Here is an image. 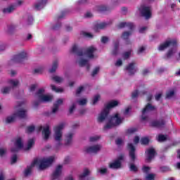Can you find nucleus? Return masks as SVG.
<instances>
[{
	"instance_id": "nucleus-1",
	"label": "nucleus",
	"mask_w": 180,
	"mask_h": 180,
	"mask_svg": "<svg viewBox=\"0 0 180 180\" xmlns=\"http://www.w3.org/2000/svg\"><path fill=\"white\" fill-rule=\"evenodd\" d=\"M54 162V156H50L46 159H43L41 160H34L30 167H28L24 172L25 176H29L32 174V169L37 164H39V169H46L49 168Z\"/></svg>"
},
{
	"instance_id": "nucleus-2",
	"label": "nucleus",
	"mask_w": 180,
	"mask_h": 180,
	"mask_svg": "<svg viewBox=\"0 0 180 180\" xmlns=\"http://www.w3.org/2000/svg\"><path fill=\"white\" fill-rule=\"evenodd\" d=\"M96 51V48L94 46H90L85 50L84 47H79L77 45H74L72 47L71 53L76 54L79 57H82L84 54L87 56L89 58H94V53Z\"/></svg>"
},
{
	"instance_id": "nucleus-3",
	"label": "nucleus",
	"mask_w": 180,
	"mask_h": 180,
	"mask_svg": "<svg viewBox=\"0 0 180 180\" xmlns=\"http://www.w3.org/2000/svg\"><path fill=\"white\" fill-rule=\"evenodd\" d=\"M117 105H119V101H112L108 103L98 117L97 120L98 123H103V122H105V120L108 119V116H109V109H112V108H116Z\"/></svg>"
},
{
	"instance_id": "nucleus-4",
	"label": "nucleus",
	"mask_w": 180,
	"mask_h": 180,
	"mask_svg": "<svg viewBox=\"0 0 180 180\" xmlns=\"http://www.w3.org/2000/svg\"><path fill=\"white\" fill-rule=\"evenodd\" d=\"M64 123H61L60 124L55 127L53 128L54 130V139L56 141H58L56 144V148H58L60 146H61V138L63 137V132H61V130L64 129Z\"/></svg>"
},
{
	"instance_id": "nucleus-5",
	"label": "nucleus",
	"mask_w": 180,
	"mask_h": 180,
	"mask_svg": "<svg viewBox=\"0 0 180 180\" xmlns=\"http://www.w3.org/2000/svg\"><path fill=\"white\" fill-rule=\"evenodd\" d=\"M25 60H27V53L22 51L17 55H14L13 58L9 61V64H22Z\"/></svg>"
},
{
	"instance_id": "nucleus-6",
	"label": "nucleus",
	"mask_w": 180,
	"mask_h": 180,
	"mask_svg": "<svg viewBox=\"0 0 180 180\" xmlns=\"http://www.w3.org/2000/svg\"><path fill=\"white\" fill-rule=\"evenodd\" d=\"M155 110V106L152 105L151 103H147L145 108L142 110V115L141 116V120L144 122V120H148V116L144 115L146 113H148L150 112H154Z\"/></svg>"
},
{
	"instance_id": "nucleus-7",
	"label": "nucleus",
	"mask_w": 180,
	"mask_h": 180,
	"mask_svg": "<svg viewBox=\"0 0 180 180\" xmlns=\"http://www.w3.org/2000/svg\"><path fill=\"white\" fill-rule=\"evenodd\" d=\"M127 150L129 151V158L131 162H134L137 159V156H136V147L133 143H128L127 146Z\"/></svg>"
},
{
	"instance_id": "nucleus-8",
	"label": "nucleus",
	"mask_w": 180,
	"mask_h": 180,
	"mask_svg": "<svg viewBox=\"0 0 180 180\" xmlns=\"http://www.w3.org/2000/svg\"><path fill=\"white\" fill-rule=\"evenodd\" d=\"M123 158V155H120L114 162L109 164V168H110V169H119V168H121Z\"/></svg>"
},
{
	"instance_id": "nucleus-9",
	"label": "nucleus",
	"mask_w": 180,
	"mask_h": 180,
	"mask_svg": "<svg viewBox=\"0 0 180 180\" xmlns=\"http://www.w3.org/2000/svg\"><path fill=\"white\" fill-rule=\"evenodd\" d=\"M139 11L141 16H143L146 19H150L151 18V8L149 6H141Z\"/></svg>"
},
{
	"instance_id": "nucleus-10",
	"label": "nucleus",
	"mask_w": 180,
	"mask_h": 180,
	"mask_svg": "<svg viewBox=\"0 0 180 180\" xmlns=\"http://www.w3.org/2000/svg\"><path fill=\"white\" fill-rule=\"evenodd\" d=\"M169 46H172V47H176V40L172 39V40H167L163 44H161L159 47L158 50L160 51H162L165 50V49H168Z\"/></svg>"
},
{
	"instance_id": "nucleus-11",
	"label": "nucleus",
	"mask_w": 180,
	"mask_h": 180,
	"mask_svg": "<svg viewBox=\"0 0 180 180\" xmlns=\"http://www.w3.org/2000/svg\"><path fill=\"white\" fill-rule=\"evenodd\" d=\"M101 148L102 146L97 144L92 146L86 147L84 148V151L85 153H87V154H96L98 153V151H101Z\"/></svg>"
},
{
	"instance_id": "nucleus-12",
	"label": "nucleus",
	"mask_w": 180,
	"mask_h": 180,
	"mask_svg": "<svg viewBox=\"0 0 180 180\" xmlns=\"http://www.w3.org/2000/svg\"><path fill=\"white\" fill-rule=\"evenodd\" d=\"M165 126V120L164 119L155 120L150 122V127H155V129H162Z\"/></svg>"
},
{
	"instance_id": "nucleus-13",
	"label": "nucleus",
	"mask_w": 180,
	"mask_h": 180,
	"mask_svg": "<svg viewBox=\"0 0 180 180\" xmlns=\"http://www.w3.org/2000/svg\"><path fill=\"white\" fill-rule=\"evenodd\" d=\"M62 172H63V165H58L51 175V180H60V176H61Z\"/></svg>"
},
{
	"instance_id": "nucleus-14",
	"label": "nucleus",
	"mask_w": 180,
	"mask_h": 180,
	"mask_svg": "<svg viewBox=\"0 0 180 180\" xmlns=\"http://www.w3.org/2000/svg\"><path fill=\"white\" fill-rule=\"evenodd\" d=\"M125 70L128 71L129 75H134L137 72V69H136V63L132 62L129 63L128 65L125 67Z\"/></svg>"
},
{
	"instance_id": "nucleus-15",
	"label": "nucleus",
	"mask_w": 180,
	"mask_h": 180,
	"mask_svg": "<svg viewBox=\"0 0 180 180\" xmlns=\"http://www.w3.org/2000/svg\"><path fill=\"white\" fill-rule=\"evenodd\" d=\"M145 153L148 155L146 158L147 162H151V160L155 157V154H157V152H155V149H154L153 148H148Z\"/></svg>"
},
{
	"instance_id": "nucleus-16",
	"label": "nucleus",
	"mask_w": 180,
	"mask_h": 180,
	"mask_svg": "<svg viewBox=\"0 0 180 180\" xmlns=\"http://www.w3.org/2000/svg\"><path fill=\"white\" fill-rule=\"evenodd\" d=\"M110 120L112 121L115 126H119V124H122L123 122V118L119 116V113L114 115V116L111 117Z\"/></svg>"
},
{
	"instance_id": "nucleus-17",
	"label": "nucleus",
	"mask_w": 180,
	"mask_h": 180,
	"mask_svg": "<svg viewBox=\"0 0 180 180\" xmlns=\"http://www.w3.org/2000/svg\"><path fill=\"white\" fill-rule=\"evenodd\" d=\"M47 4V0H37V3L34 5L36 11H40L43 9L46 4Z\"/></svg>"
},
{
	"instance_id": "nucleus-18",
	"label": "nucleus",
	"mask_w": 180,
	"mask_h": 180,
	"mask_svg": "<svg viewBox=\"0 0 180 180\" xmlns=\"http://www.w3.org/2000/svg\"><path fill=\"white\" fill-rule=\"evenodd\" d=\"M118 27L119 29H123V27H128L129 30H133V29H134V25H133L132 22H122L118 25Z\"/></svg>"
},
{
	"instance_id": "nucleus-19",
	"label": "nucleus",
	"mask_w": 180,
	"mask_h": 180,
	"mask_svg": "<svg viewBox=\"0 0 180 180\" xmlns=\"http://www.w3.org/2000/svg\"><path fill=\"white\" fill-rule=\"evenodd\" d=\"M42 134L44 135V139L49 140L50 137V134H51V132L50 131V126L46 125L45 128H44L42 131Z\"/></svg>"
},
{
	"instance_id": "nucleus-20",
	"label": "nucleus",
	"mask_w": 180,
	"mask_h": 180,
	"mask_svg": "<svg viewBox=\"0 0 180 180\" xmlns=\"http://www.w3.org/2000/svg\"><path fill=\"white\" fill-rule=\"evenodd\" d=\"M64 99L59 98L57 100L56 103L53 104V108H52V113H56L58 110V107L60 105H63Z\"/></svg>"
},
{
	"instance_id": "nucleus-21",
	"label": "nucleus",
	"mask_w": 180,
	"mask_h": 180,
	"mask_svg": "<svg viewBox=\"0 0 180 180\" xmlns=\"http://www.w3.org/2000/svg\"><path fill=\"white\" fill-rule=\"evenodd\" d=\"M109 24L106 22L97 23V24H95L94 29L96 32H98V30H101L102 29H105V27H106Z\"/></svg>"
},
{
	"instance_id": "nucleus-22",
	"label": "nucleus",
	"mask_w": 180,
	"mask_h": 180,
	"mask_svg": "<svg viewBox=\"0 0 180 180\" xmlns=\"http://www.w3.org/2000/svg\"><path fill=\"white\" fill-rule=\"evenodd\" d=\"M14 116L20 119H25L26 117V110H19L17 112L14 113Z\"/></svg>"
},
{
	"instance_id": "nucleus-23",
	"label": "nucleus",
	"mask_w": 180,
	"mask_h": 180,
	"mask_svg": "<svg viewBox=\"0 0 180 180\" xmlns=\"http://www.w3.org/2000/svg\"><path fill=\"white\" fill-rule=\"evenodd\" d=\"M176 53L175 49L173 48L168 50V51L166 53L165 56H164L165 60H169L174 56Z\"/></svg>"
},
{
	"instance_id": "nucleus-24",
	"label": "nucleus",
	"mask_w": 180,
	"mask_h": 180,
	"mask_svg": "<svg viewBox=\"0 0 180 180\" xmlns=\"http://www.w3.org/2000/svg\"><path fill=\"white\" fill-rule=\"evenodd\" d=\"M96 9L97 12H108V11H110V8L105 5L96 6Z\"/></svg>"
},
{
	"instance_id": "nucleus-25",
	"label": "nucleus",
	"mask_w": 180,
	"mask_h": 180,
	"mask_svg": "<svg viewBox=\"0 0 180 180\" xmlns=\"http://www.w3.org/2000/svg\"><path fill=\"white\" fill-rule=\"evenodd\" d=\"M130 36H131V32L125 31L122 33V38L127 41V44H130V40H129Z\"/></svg>"
},
{
	"instance_id": "nucleus-26",
	"label": "nucleus",
	"mask_w": 180,
	"mask_h": 180,
	"mask_svg": "<svg viewBox=\"0 0 180 180\" xmlns=\"http://www.w3.org/2000/svg\"><path fill=\"white\" fill-rule=\"evenodd\" d=\"M72 136H74L73 133H69L66 136V139L65 141V146H70L71 143H72Z\"/></svg>"
},
{
	"instance_id": "nucleus-27",
	"label": "nucleus",
	"mask_w": 180,
	"mask_h": 180,
	"mask_svg": "<svg viewBox=\"0 0 180 180\" xmlns=\"http://www.w3.org/2000/svg\"><path fill=\"white\" fill-rule=\"evenodd\" d=\"M39 100L41 102H51L53 101V96L47 95L40 96Z\"/></svg>"
},
{
	"instance_id": "nucleus-28",
	"label": "nucleus",
	"mask_w": 180,
	"mask_h": 180,
	"mask_svg": "<svg viewBox=\"0 0 180 180\" xmlns=\"http://www.w3.org/2000/svg\"><path fill=\"white\" fill-rule=\"evenodd\" d=\"M111 54L112 56H117V54H119V41H118L114 43V49H112Z\"/></svg>"
},
{
	"instance_id": "nucleus-29",
	"label": "nucleus",
	"mask_w": 180,
	"mask_h": 180,
	"mask_svg": "<svg viewBox=\"0 0 180 180\" xmlns=\"http://www.w3.org/2000/svg\"><path fill=\"white\" fill-rule=\"evenodd\" d=\"M15 6H10L8 8H4L2 10L3 13H12L13 11H15Z\"/></svg>"
},
{
	"instance_id": "nucleus-30",
	"label": "nucleus",
	"mask_w": 180,
	"mask_h": 180,
	"mask_svg": "<svg viewBox=\"0 0 180 180\" xmlns=\"http://www.w3.org/2000/svg\"><path fill=\"white\" fill-rule=\"evenodd\" d=\"M89 174H91V172L89 171V169H84V172L82 174L79 175V179H84V178H85V176H88V175H89Z\"/></svg>"
},
{
	"instance_id": "nucleus-31",
	"label": "nucleus",
	"mask_w": 180,
	"mask_h": 180,
	"mask_svg": "<svg viewBox=\"0 0 180 180\" xmlns=\"http://www.w3.org/2000/svg\"><path fill=\"white\" fill-rule=\"evenodd\" d=\"M58 68V60H55L53 63L52 68L49 70V72H51V74L53 72H56V71H57V68Z\"/></svg>"
},
{
	"instance_id": "nucleus-32",
	"label": "nucleus",
	"mask_w": 180,
	"mask_h": 180,
	"mask_svg": "<svg viewBox=\"0 0 180 180\" xmlns=\"http://www.w3.org/2000/svg\"><path fill=\"white\" fill-rule=\"evenodd\" d=\"M116 127L115 124L113 123V121L110 119L108 123L106 124V125L104 126V130H108L109 129H112V127Z\"/></svg>"
},
{
	"instance_id": "nucleus-33",
	"label": "nucleus",
	"mask_w": 180,
	"mask_h": 180,
	"mask_svg": "<svg viewBox=\"0 0 180 180\" xmlns=\"http://www.w3.org/2000/svg\"><path fill=\"white\" fill-rule=\"evenodd\" d=\"M15 146L18 147V148H23V142H22V138H18L15 141Z\"/></svg>"
},
{
	"instance_id": "nucleus-34",
	"label": "nucleus",
	"mask_w": 180,
	"mask_h": 180,
	"mask_svg": "<svg viewBox=\"0 0 180 180\" xmlns=\"http://www.w3.org/2000/svg\"><path fill=\"white\" fill-rule=\"evenodd\" d=\"M11 87L5 86L1 89V94H3V95H7L8 94H9V92H11Z\"/></svg>"
},
{
	"instance_id": "nucleus-35",
	"label": "nucleus",
	"mask_w": 180,
	"mask_h": 180,
	"mask_svg": "<svg viewBox=\"0 0 180 180\" xmlns=\"http://www.w3.org/2000/svg\"><path fill=\"white\" fill-rule=\"evenodd\" d=\"M15 117L16 116L15 114H13V115L11 117H7L6 119V123H7V124H9V123H13V122H15Z\"/></svg>"
},
{
	"instance_id": "nucleus-36",
	"label": "nucleus",
	"mask_w": 180,
	"mask_h": 180,
	"mask_svg": "<svg viewBox=\"0 0 180 180\" xmlns=\"http://www.w3.org/2000/svg\"><path fill=\"white\" fill-rule=\"evenodd\" d=\"M129 170L131 172H137L139 171V167H137V166L134 163H131L129 164Z\"/></svg>"
},
{
	"instance_id": "nucleus-37",
	"label": "nucleus",
	"mask_w": 180,
	"mask_h": 180,
	"mask_svg": "<svg viewBox=\"0 0 180 180\" xmlns=\"http://www.w3.org/2000/svg\"><path fill=\"white\" fill-rule=\"evenodd\" d=\"M34 144V140L33 139H31L28 141L26 150H30L32 147H33V145Z\"/></svg>"
},
{
	"instance_id": "nucleus-38",
	"label": "nucleus",
	"mask_w": 180,
	"mask_h": 180,
	"mask_svg": "<svg viewBox=\"0 0 180 180\" xmlns=\"http://www.w3.org/2000/svg\"><path fill=\"white\" fill-rule=\"evenodd\" d=\"M141 143L143 146H147L150 143V139L147 137H143L141 139Z\"/></svg>"
},
{
	"instance_id": "nucleus-39",
	"label": "nucleus",
	"mask_w": 180,
	"mask_h": 180,
	"mask_svg": "<svg viewBox=\"0 0 180 180\" xmlns=\"http://www.w3.org/2000/svg\"><path fill=\"white\" fill-rule=\"evenodd\" d=\"M88 63H89L88 60L84 59V58L80 59L79 61V67H85V65Z\"/></svg>"
},
{
	"instance_id": "nucleus-40",
	"label": "nucleus",
	"mask_w": 180,
	"mask_h": 180,
	"mask_svg": "<svg viewBox=\"0 0 180 180\" xmlns=\"http://www.w3.org/2000/svg\"><path fill=\"white\" fill-rule=\"evenodd\" d=\"M52 79L55 81V82H57V84H60V82H63V81H64V79L59 76H54L53 77H52Z\"/></svg>"
},
{
	"instance_id": "nucleus-41",
	"label": "nucleus",
	"mask_w": 180,
	"mask_h": 180,
	"mask_svg": "<svg viewBox=\"0 0 180 180\" xmlns=\"http://www.w3.org/2000/svg\"><path fill=\"white\" fill-rule=\"evenodd\" d=\"M174 95H175V91L174 90L169 91L166 93V98L171 99Z\"/></svg>"
},
{
	"instance_id": "nucleus-42",
	"label": "nucleus",
	"mask_w": 180,
	"mask_h": 180,
	"mask_svg": "<svg viewBox=\"0 0 180 180\" xmlns=\"http://www.w3.org/2000/svg\"><path fill=\"white\" fill-rule=\"evenodd\" d=\"M44 89H39L37 93H36V95L37 96H38V99H40V96H43L44 94Z\"/></svg>"
},
{
	"instance_id": "nucleus-43",
	"label": "nucleus",
	"mask_w": 180,
	"mask_h": 180,
	"mask_svg": "<svg viewBox=\"0 0 180 180\" xmlns=\"http://www.w3.org/2000/svg\"><path fill=\"white\" fill-rule=\"evenodd\" d=\"M131 55V51H127L122 53V58L124 60H127L128 58H130V56Z\"/></svg>"
},
{
	"instance_id": "nucleus-44",
	"label": "nucleus",
	"mask_w": 180,
	"mask_h": 180,
	"mask_svg": "<svg viewBox=\"0 0 180 180\" xmlns=\"http://www.w3.org/2000/svg\"><path fill=\"white\" fill-rule=\"evenodd\" d=\"M136 131H137V128L133 127L127 129L126 133L127 134H133L134 133H136Z\"/></svg>"
},
{
	"instance_id": "nucleus-45",
	"label": "nucleus",
	"mask_w": 180,
	"mask_h": 180,
	"mask_svg": "<svg viewBox=\"0 0 180 180\" xmlns=\"http://www.w3.org/2000/svg\"><path fill=\"white\" fill-rule=\"evenodd\" d=\"M36 127L34 125L29 126L26 128V133H33Z\"/></svg>"
},
{
	"instance_id": "nucleus-46",
	"label": "nucleus",
	"mask_w": 180,
	"mask_h": 180,
	"mask_svg": "<svg viewBox=\"0 0 180 180\" xmlns=\"http://www.w3.org/2000/svg\"><path fill=\"white\" fill-rule=\"evenodd\" d=\"M8 84H10V85H12L13 86H18V85H19V81L11 79L8 81Z\"/></svg>"
},
{
	"instance_id": "nucleus-47",
	"label": "nucleus",
	"mask_w": 180,
	"mask_h": 180,
	"mask_svg": "<svg viewBox=\"0 0 180 180\" xmlns=\"http://www.w3.org/2000/svg\"><path fill=\"white\" fill-rule=\"evenodd\" d=\"M146 180H154L155 179V175L154 174H148L146 176Z\"/></svg>"
},
{
	"instance_id": "nucleus-48",
	"label": "nucleus",
	"mask_w": 180,
	"mask_h": 180,
	"mask_svg": "<svg viewBox=\"0 0 180 180\" xmlns=\"http://www.w3.org/2000/svg\"><path fill=\"white\" fill-rule=\"evenodd\" d=\"M160 172H168V171H171V169H169L167 166H162L160 167Z\"/></svg>"
},
{
	"instance_id": "nucleus-49",
	"label": "nucleus",
	"mask_w": 180,
	"mask_h": 180,
	"mask_svg": "<svg viewBox=\"0 0 180 180\" xmlns=\"http://www.w3.org/2000/svg\"><path fill=\"white\" fill-rule=\"evenodd\" d=\"M150 169H151V168L148 166H143L142 167V171L143 174H148V172H150Z\"/></svg>"
},
{
	"instance_id": "nucleus-50",
	"label": "nucleus",
	"mask_w": 180,
	"mask_h": 180,
	"mask_svg": "<svg viewBox=\"0 0 180 180\" xmlns=\"http://www.w3.org/2000/svg\"><path fill=\"white\" fill-rule=\"evenodd\" d=\"M51 88L52 91H54L55 92H63V89H58L54 84L51 85Z\"/></svg>"
},
{
	"instance_id": "nucleus-51",
	"label": "nucleus",
	"mask_w": 180,
	"mask_h": 180,
	"mask_svg": "<svg viewBox=\"0 0 180 180\" xmlns=\"http://www.w3.org/2000/svg\"><path fill=\"white\" fill-rule=\"evenodd\" d=\"M61 27V22H58L52 27V30H59Z\"/></svg>"
},
{
	"instance_id": "nucleus-52",
	"label": "nucleus",
	"mask_w": 180,
	"mask_h": 180,
	"mask_svg": "<svg viewBox=\"0 0 180 180\" xmlns=\"http://www.w3.org/2000/svg\"><path fill=\"white\" fill-rule=\"evenodd\" d=\"M158 140V141H165V140H167V136L165 135L159 134Z\"/></svg>"
},
{
	"instance_id": "nucleus-53",
	"label": "nucleus",
	"mask_w": 180,
	"mask_h": 180,
	"mask_svg": "<svg viewBox=\"0 0 180 180\" xmlns=\"http://www.w3.org/2000/svg\"><path fill=\"white\" fill-rule=\"evenodd\" d=\"M99 139H101V137L98 136H91L89 139V141H91V143H94L95 141H98V140H99Z\"/></svg>"
},
{
	"instance_id": "nucleus-54",
	"label": "nucleus",
	"mask_w": 180,
	"mask_h": 180,
	"mask_svg": "<svg viewBox=\"0 0 180 180\" xmlns=\"http://www.w3.org/2000/svg\"><path fill=\"white\" fill-rule=\"evenodd\" d=\"M108 41H109V37H101V43H103V44H106V43H108Z\"/></svg>"
},
{
	"instance_id": "nucleus-55",
	"label": "nucleus",
	"mask_w": 180,
	"mask_h": 180,
	"mask_svg": "<svg viewBox=\"0 0 180 180\" xmlns=\"http://www.w3.org/2000/svg\"><path fill=\"white\" fill-rule=\"evenodd\" d=\"M99 98H101V96L96 95L94 96L93 99V105H96L98 103V101H99Z\"/></svg>"
},
{
	"instance_id": "nucleus-56",
	"label": "nucleus",
	"mask_w": 180,
	"mask_h": 180,
	"mask_svg": "<svg viewBox=\"0 0 180 180\" xmlns=\"http://www.w3.org/2000/svg\"><path fill=\"white\" fill-rule=\"evenodd\" d=\"M99 72V67H96L92 72L91 76L95 77Z\"/></svg>"
},
{
	"instance_id": "nucleus-57",
	"label": "nucleus",
	"mask_w": 180,
	"mask_h": 180,
	"mask_svg": "<svg viewBox=\"0 0 180 180\" xmlns=\"http://www.w3.org/2000/svg\"><path fill=\"white\" fill-rule=\"evenodd\" d=\"M86 99L85 98H83L80 101H78V103L79 105H82V106H84V105H86Z\"/></svg>"
},
{
	"instance_id": "nucleus-58",
	"label": "nucleus",
	"mask_w": 180,
	"mask_h": 180,
	"mask_svg": "<svg viewBox=\"0 0 180 180\" xmlns=\"http://www.w3.org/2000/svg\"><path fill=\"white\" fill-rule=\"evenodd\" d=\"M18 161V156L16 155H13L11 158V164H15Z\"/></svg>"
},
{
	"instance_id": "nucleus-59",
	"label": "nucleus",
	"mask_w": 180,
	"mask_h": 180,
	"mask_svg": "<svg viewBox=\"0 0 180 180\" xmlns=\"http://www.w3.org/2000/svg\"><path fill=\"white\" fill-rule=\"evenodd\" d=\"M41 72H43V69L41 68L34 69L33 71V74H41Z\"/></svg>"
},
{
	"instance_id": "nucleus-60",
	"label": "nucleus",
	"mask_w": 180,
	"mask_h": 180,
	"mask_svg": "<svg viewBox=\"0 0 180 180\" xmlns=\"http://www.w3.org/2000/svg\"><path fill=\"white\" fill-rule=\"evenodd\" d=\"M67 13V12H65V11H62L61 12V14H60V15H59V16H58L57 17V20H60V19H63V18H64L65 16V14Z\"/></svg>"
},
{
	"instance_id": "nucleus-61",
	"label": "nucleus",
	"mask_w": 180,
	"mask_h": 180,
	"mask_svg": "<svg viewBox=\"0 0 180 180\" xmlns=\"http://www.w3.org/2000/svg\"><path fill=\"white\" fill-rule=\"evenodd\" d=\"M136 96H139V90H135L132 94H131V98L134 99Z\"/></svg>"
},
{
	"instance_id": "nucleus-62",
	"label": "nucleus",
	"mask_w": 180,
	"mask_h": 180,
	"mask_svg": "<svg viewBox=\"0 0 180 180\" xmlns=\"http://www.w3.org/2000/svg\"><path fill=\"white\" fill-rule=\"evenodd\" d=\"M99 172H100V174H101V175H105V174H106L108 172V169L101 168L99 169Z\"/></svg>"
},
{
	"instance_id": "nucleus-63",
	"label": "nucleus",
	"mask_w": 180,
	"mask_h": 180,
	"mask_svg": "<svg viewBox=\"0 0 180 180\" xmlns=\"http://www.w3.org/2000/svg\"><path fill=\"white\" fill-rule=\"evenodd\" d=\"M82 91H84V86H79L77 91H76V95H79V94H81V92H82Z\"/></svg>"
},
{
	"instance_id": "nucleus-64",
	"label": "nucleus",
	"mask_w": 180,
	"mask_h": 180,
	"mask_svg": "<svg viewBox=\"0 0 180 180\" xmlns=\"http://www.w3.org/2000/svg\"><path fill=\"white\" fill-rule=\"evenodd\" d=\"M27 23L28 25H32L33 23V17L32 15L28 17Z\"/></svg>"
}]
</instances>
